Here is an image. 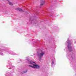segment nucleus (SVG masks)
<instances>
[{
	"label": "nucleus",
	"mask_w": 76,
	"mask_h": 76,
	"mask_svg": "<svg viewBox=\"0 0 76 76\" xmlns=\"http://www.w3.org/2000/svg\"><path fill=\"white\" fill-rule=\"evenodd\" d=\"M28 64H31V65H29V66L31 67V68H34V69H39V66L38 65L35 64V62L32 61H29L27 60Z\"/></svg>",
	"instance_id": "1"
},
{
	"label": "nucleus",
	"mask_w": 76,
	"mask_h": 76,
	"mask_svg": "<svg viewBox=\"0 0 76 76\" xmlns=\"http://www.w3.org/2000/svg\"><path fill=\"white\" fill-rule=\"evenodd\" d=\"M39 52L40 53L38 54L39 60L40 61L41 60V58L43 57L44 55L45 54V52L42 50H39Z\"/></svg>",
	"instance_id": "2"
},
{
	"label": "nucleus",
	"mask_w": 76,
	"mask_h": 76,
	"mask_svg": "<svg viewBox=\"0 0 76 76\" xmlns=\"http://www.w3.org/2000/svg\"><path fill=\"white\" fill-rule=\"evenodd\" d=\"M68 47L69 50L70 51H72V46H71V42L69 40V38L68 39Z\"/></svg>",
	"instance_id": "3"
},
{
	"label": "nucleus",
	"mask_w": 76,
	"mask_h": 76,
	"mask_svg": "<svg viewBox=\"0 0 76 76\" xmlns=\"http://www.w3.org/2000/svg\"><path fill=\"white\" fill-rule=\"evenodd\" d=\"M44 4V0H42L41 1L40 6H42Z\"/></svg>",
	"instance_id": "4"
},
{
	"label": "nucleus",
	"mask_w": 76,
	"mask_h": 76,
	"mask_svg": "<svg viewBox=\"0 0 76 76\" xmlns=\"http://www.w3.org/2000/svg\"><path fill=\"white\" fill-rule=\"evenodd\" d=\"M10 54H12V55H16V54L13 53L12 52H11L10 53Z\"/></svg>",
	"instance_id": "5"
},
{
	"label": "nucleus",
	"mask_w": 76,
	"mask_h": 76,
	"mask_svg": "<svg viewBox=\"0 0 76 76\" xmlns=\"http://www.w3.org/2000/svg\"><path fill=\"white\" fill-rule=\"evenodd\" d=\"M54 60H55V59H54L53 60V59H52V66H53V64H54Z\"/></svg>",
	"instance_id": "6"
},
{
	"label": "nucleus",
	"mask_w": 76,
	"mask_h": 76,
	"mask_svg": "<svg viewBox=\"0 0 76 76\" xmlns=\"http://www.w3.org/2000/svg\"><path fill=\"white\" fill-rule=\"evenodd\" d=\"M18 10H19V11H21V12H23V11L22 10V9L21 8H18Z\"/></svg>",
	"instance_id": "7"
},
{
	"label": "nucleus",
	"mask_w": 76,
	"mask_h": 76,
	"mask_svg": "<svg viewBox=\"0 0 76 76\" xmlns=\"http://www.w3.org/2000/svg\"><path fill=\"white\" fill-rule=\"evenodd\" d=\"M8 3L11 6H12V5H13V4H12V2H9V1H8Z\"/></svg>",
	"instance_id": "8"
},
{
	"label": "nucleus",
	"mask_w": 76,
	"mask_h": 76,
	"mask_svg": "<svg viewBox=\"0 0 76 76\" xmlns=\"http://www.w3.org/2000/svg\"><path fill=\"white\" fill-rule=\"evenodd\" d=\"M0 51H4V49H1Z\"/></svg>",
	"instance_id": "9"
},
{
	"label": "nucleus",
	"mask_w": 76,
	"mask_h": 76,
	"mask_svg": "<svg viewBox=\"0 0 76 76\" xmlns=\"http://www.w3.org/2000/svg\"><path fill=\"white\" fill-rule=\"evenodd\" d=\"M1 55H3V53H1Z\"/></svg>",
	"instance_id": "10"
},
{
	"label": "nucleus",
	"mask_w": 76,
	"mask_h": 76,
	"mask_svg": "<svg viewBox=\"0 0 76 76\" xmlns=\"http://www.w3.org/2000/svg\"><path fill=\"white\" fill-rule=\"evenodd\" d=\"M27 72V71H26V72H24V73H26Z\"/></svg>",
	"instance_id": "11"
},
{
	"label": "nucleus",
	"mask_w": 76,
	"mask_h": 76,
	"mask_svg": "<svg viewBox=\"0 0 76 76\" xmlns=\"http://www.w3.org/2000/svg\"><path fill=\"white\" fill-rule=\"evenodd\" d=\"M75 43H76V42H75Z\"/></svg>",
	"instance_id": "12"
},
{
	"label": "nucleus",
	"mask_w": 76,
	"mask_h": 76,
	"mask_svg": "<svg viewBox=\"0 0 76 76\" xmlns=\"http://www.w3.org/2000/svg\"><path fill=\"white\" fill-rule=\"evenodd\" d=\"M7 0V1H9V0Z\"/></svg>",
	"instance_id": "13"
}]
</instances>
